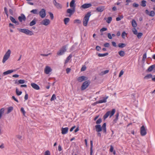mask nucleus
I'll return each mask as SVG.
<instances>
[{"instance_id":"cd10ccee","label":"nucleus","mask_w":155,"mask_h":155,"mask_svg":"<svg viewBox=\"0 0 155 155\" xmlns=\"http://www.w3.org/2000/svg\"><path fill=\"white\" fill-rule=\"evenodd\" d=\"M91 144V148H90V155H92L93 152L92 148H93V141L92 140L90 141Z\"/></svg>"},{"instance_id":"5fc2aeb1","label":"nucleus","mask_w":155,"mask_h":155,"mask_svg":"<svg viewBox=\"0 0 155 155\" xmlns=\"http://www.w3.org/2000/svg\"><path fill=\"white\" fill-rule=\"evenodd\" d=\"M107 73V70H105L104 71H102L100 74V75H103L104 74Z\"/></svg>"},{"instance_id":"7ed1b4c3","label":"nucleus","mask_w":155,"mask_h":155,"mask_svg":"<svg viewBox=\"0 0 155 155\" xmlns=\"http://www.w3.org/2000/svg\"><path fill=\"white\" fill-rule=\"evenodd\" d=\"M11 52L10 50L8 49V50L6 52L4 56L2 61L3 63H5V61L9 58L11 54Z\"/></svg>"},{"instance_id":"473e14b6","label":"nucleus","mask_w":155,"mask_h":155,"mask_svg":"<svg viewBox=\"0 0 155 155\" xmlns=\"http://www.w3.org/2000/svg\"><path fill=\"white\" fill-rule=\"evenodd\" d=\"M36 23L35 18L31 21L29 24V25L31 26H32L35 24Z\"/></svg>"},{"instance_id":"39448f33","label":"nucleus","mask_w":155,"mask_h":155,"mask_svg":"<svg viewBox=\"0 0 155 155\" xmlns=\"http://www.w3.org/2000/svg\"><path fill=\"white\" fill-rule=\"evenodd\" d=\"M53 3L55 7L58 9H61L62 8V5L59 3L57 2L56 0H53Z\"/></svg>"},{"instance_id":"a878e982","label":"nucleus","mask_w":155,"mask_h":155,"mask_svg":"<svg viewBox=\"0 0 155 155\" xmlns=\"http://www.w3.org/2000/svg\"><path fill=\"white\" fill-rule=\"evenodd\" d=\"M155 68V64L152 65L150 66L147 69V70L148 71H151L153 69Z\"/></svg>"},{"instance_id":"ddd939ff","label":"nucleus","mask_w":155,"mask_h":155,"mask_svg":"<svg viewBox=\"0 0 155 155\" xmlns=\"http://www.w3.org/2000/svg\"><path fill=\"white\" fill-rule=\"evenodd\" d=\"M95 127L96 131L97 132H100L103 130L102 127H101V125L99 124L96 125L95 126Z\"/></svg>"},{"instance_id":"3c124183","label":"nucleus","mask_w":155,"mask_h":155,"mask_svg":"<svg viewBox=\"0 0 155 155\" xmlns=\"http://www.w3.org/2000/svg\"><path fill=\"white\" fill-rule=\"evenodd\" d=\"M147 58V53H144L143 56V57L142 59V61H145V59Z\"/></svg>"},{"instance_id":"774afa93","label":"nucleus","mask_w":155,"mask_h":155,"mask_svg":"<svg viewBox=\"0 0 155 155\" xmlns=\"http://www.w3.org/2000/svg\"><path fill=\"white\" fill-rule=\"evenodd\" d=\"M9 12L12 15H13V12L12 9H10L9 10Z\"/></svg>"},{"instance_id":"de8ad7c7","label":"nucleus","mask_w":155,"mask_h":155,"mask_svg":"<svg viewBox=\"0 0 155 155\" xmlns=\"http://www.w3.org/2000/svg\"><path fill=\"white\" fill-rule=\"evenodd\" d=\"M31 85L32 87H39L38 85L33 83H31Z\"/></svg>"},{"instance_id":"f704fd0d","label":"nucleus","mask_w":155,"mask_h":155,"mask_svg":"<svg viewBox=\"0 0 155 155\" xmlns=\"http://www.w3.org/2000/svg\"><path fill=\"white\" fill-rule=\"evenodd\" d=\"M152 75L151 74H148L146 75L144 78L145 79H148L149 78H152Z\"/></svg>"},{"instance_id":"bf43d9fd","label":"nucleus","mask_w":155,"mask_h":155,"mask_svg":"<svg viewBox=\"0 0 155 155\" xmlns=\"http://www.w3.org/2000/svg\"><path fill=\"white\" fill-rule=\"evenodd\" d=\"M133 6L134 7H138L139 6V5L135 3H134L133 4Z\"/></svg>"},{"instance_id":"052dcab7","label":"nucleus","mask_w":155,"mask_h":155,"mask_svg":"<svg viewBox=\"0 0 155 155\" xmlns=\"http://www.w3.org/2000/svg\"><path fill=\"white\" fill-rule=\"evenodd\" d=\"M107 37L109 38L110 39H111L112 38V36L110 34V33H108L107 34Z\"/></svg>"},{"instance_id":"7c9ffc66","label":"nucleus","mask_w":155,"mask_h":155,"mask_svg":"<svg viewBox=\"0 0 155 155\" xmlns=\"http://www.w3.org/2000/svg\"><path fill=\"white\" fill-rule=\"evenodd\" d=\"M64 23L65 25L67 24L70 21V18H66L64 19Z\"/></svg>"},{"instance_id":"dca6fc26","label":"nucleus","mask_w":155,"mask_h":155,"mask_svg":"<svg viewBox=\"0 0 155 155\" xmlns=\"http://www.w3.org/2000/svg\"><path fill=\"white\" fill-rule=\"evenodd\" d=\"M90 83V81L89 80L86 81L83 83L81 87H87Z\"/></svg>"},{"instance_id":"a19ab883","label":"nucleus","mask_w":155,"mask_h":155,"mask_svg":"<svg viewBox=\"0 0 155 155\" xmlns=\"http://www.w3.org/2000/svg\"><path fill=\"white\" fill-rule=\"evenodd\" d=\"M106 30H107V28H101L100 30V31L101 33V35H103V32L104 31H106Z\"/></svg>"},{"instance_id":"e2e57ef3","label":"nucleus","mask_w":155,"mask_h":155,"mask_svg":"<svg viewBox=\"0 0 155 155\" xmlns=\"http://www.w3.org/2000/svg\"><path fill=\"white\" fill-rule=\"evenodd\" d=\"M123 74L124 71L122 70L121 71L119 74V77H120Z\"/></svg>"},{"instance_id":"20e7f679","label":"nucleus","mask_w":155,"mask_h":155,"mask_svg":"<svg viewBox=\"0 0 155 155\" xmlns=\"http://www.w3.org/2000/svg\"><path fill=\"white\" fill-rule=\"evenodd\" d=\"M66 51V47L65 46H63L57 53V54L58 55H61L63 54Z\"/></svg>"},{"instance_id":"9d476101","label":"nucleus","mask_w":155,"mask_h":155,"mask_svg":"<svg viewBox=\"0 0 155 155\" xmlns=\"http://www.w3.org/2000/svg\"><path fill=\"white\" fill-rule=\"evenodd\" d=\"M115 109H112V111H107V117L109 116L110 118L112 116L115 112Z\"/></svg>"},{"instance_id":"f257e3e1","label":"nucleus","mask_w":155,"mask_h":155,"mask_svg":"<svg viewBox=\"0 0 155 155\" xmlns=\"http://www.w3.org/2000/svg\"><path fill=\"white\" fill-rule=\"evenodd\" d=\"M91 15V12H89L87 13L83 20V25L84 26H87L89 21V18Z\"/></svg>"},{"instance_id":"4c0bfd02","label":"nucleus","mask_w":155,"mask_h":155,"mask_svg":"<svg viewBox=\"0 0 155 155\" xmlns=\"http://www.w3.org/2000/svg\"><path fill=\"white\" fill-rule=\"evenodd\" d=\"M16 94L18 96H19L22 94V92L20 91L18 88L16 89Z\"/></svg>"},{"instance_id":"aec40b11","label":"nucleus","mask_w":155,"mask_h":155,"mask_svg":"<svg viewBox=\"0 0 155 155\" xmlns=\"http://www.w3.org/2000/svg\"><path fill=\"white\" fill-rule=\"evenodd\" d=\"M91 4H84L81 6V7L83 8H87L91 7Z\"/></svg>"},{"instance_id":"0e129e2a","label":"nucleus","mask_w":155,"mask_h":155,"mask_svg":"<svg viewBox=\"0 0 155 155\" xmlns=\"http://www.w3.org/2000/svg\"><path fill=\"white\" fill-rule=\"evenodd\" d=\"M96 49L97 51H99L101 49V48L98 46H97L96 47Z\"/></svg>"},{"instance_id":"a18cd8bd","label":"nucleus","mask_w":155,"mask_h":155,"mask_svg":"<svg viewBox=\"0 0 155 155\" xmlns=\"http://www.w3.org/2000/svg\"><path fill=\"white\" fill-rule=\"evenodd\" d=\"M137 35L138 38L140 39L143 35V33H139Z\"/></svg>"},{"instance_id":"13d9d810","label":"nucleus","mask_w":155,"mask_h":155,"mask_svg":"<svg viewBox=\"0 0 155 155\" xmlns=\"http://www.w3.org/2000/svg\"><path fill=\"white\" fill-rule=\"evenodd\" d=\"M45 155H50V151L48 150L46 151L45 152Z\"/></svg>"},{"instance_id":"79ce46f5","label":"nucleus","mask_w":155,"mask_h":155,"mask_svg":"<svg viewBox=\"0 0 155 155\" xmlns=\"http://www.w3.org/2000/svg\"><path fill=\"white\" fill-rule=\"evenodd\" d=\"M112 20V18L111 17H108L107 18V23H110Z\"/></svg>"},{"instance_id":"412c9836","label":"nucleus","mask_w":155,"mask_h":155,"mask_svg":"<svg viewBox=\"0 0 155 155\" xmlns=\"http://www.w3.org/2000/svg\"><path fill=\"white\" fill-rule=\"evenodd\" d=\"M75 1L74 0H72L70 4V6L72 8L75 9Z\"/></svg>"},{"instance_id":"864d4df0","label":"nucleus","mask_w":155,"mask_h":155,"mask_svg":"<svg viewBox=\"0 0 155 155\" xmlns=\"http://www.w3.org/2000/svg\"><path fill=\"white\" fill-rule=\"evenodd\" d=\"M21 111L22 113L24 116H25V111L24 108L22 107L21 109Z\"/></svg>"},{"instance_id":"4be33fe9","label":"nucleus","mask_w":155,"mask_h":155,"mask_svg":"<svg viewBox=\"0 0 155 155\" xmlns=\"http://www.w3.org/2000/svg\"><path fill=\"white\" fill-rule=\"evenodd\" d=\"M25 81L24 80H20L18 81L17 80H16L15 82V84H22L25 83Z\"/></svg>"},{"instance_id":"ea45409f","label":"nucleus","mask_w":155,"mask_h":155,"mask_svg":"<svg viewBox=\"0 0 155 155\" xmlns=\"http://www.w3.org/2000/svg\"><path fill=\"white\" fill-rule=\"evenodd\" d=\"M4 109L3 108H1L0 110V119L1 118L2 116V114L4 112Z\"/></svg>"},{"instance_id":"49530a36","label":"nucleus","mask_w":155,"mask_h":155,"mask_svg":"<svg viewBox=\"0 0 155 155\" xmlns=\"http://www.w3.org/2000/svg\"><path fill=\"white\" fill-rule=\"evenodd\" d=\"M98 55L100 57L105 56L107 55V53L104 54L99 53L98 54Z\"/></svg>"},{"instance_id":"680f3d73","label":"nucleus","mask_w":155,"mask_h":155,"mask_svg":"<svg viewBox=\"0 0 155 155\" xmlns=\"http://www.w3.org/2000/svg\"><path fill=\"white\" fill-rule=\"evenodd\" d=\"M9 27H12V28H15L14 25L13 24H12L11 23H10L9 24Z\"/></svg>"},{"instance_id":"69168bd1","label":"nucleus","mask_w":155,"mask_h":155,"mask_svg":"<svg viewBox=\"0 0 155 155\" xmlns=\"http://www.w3.org/2000/svg\"><path fill=\"white\" fill-rule=\"evenodd\" d=\"M74 23H80L81 21L79 19H76L74 20Z\"/></svg>"},{"instance_id":"6ab92c4d","label":"nucleus","mask_w":155,"mask_h":155,"mask_svg":"<svg viewBox=\"0 0 155 155\" xmlns=\"http://www.w3.org/2000/svg\"><path fill=\"white\" fill-rule=\"evenodd\" d=\"M107 99V97H104V99L98 101H96L94 103L96 104L98 103H102L106 102V99Z\"/></svg>"},{"instance_id":"5701e85b","label":"nucleus","mask_w":155,"mask_h":155,"mask_svg":"<svg viewBox=\"0 0 155 155\" xmlns=\"http://www.w3.org/2000/svg\"><path fill=\"white\" fill-rule=\"evenodd\" d=\"M15 71V70H8L7 71L4 72L3 73V74L4 75H6L8 74H10Z\"/></svg>"},{"instance_id":"c9c22d12","label":"nucleus","mask_w":155,"mask_h":155,"mask_svg":"<svg viewBox=\"0 0 155 155\" xmlns=\"http://www.w3.org/2000/svg\"><path fill=\"white\" fill-rule=\"evenodd\" d=\"M118 54L121 57H123L125 55V52L124 51H120L118 52Z\"/></svg>"},{"instance_id":"c85d7f7f","label":"nucleus","mask_w":155,"mask_h":155,"mask_svg":"<svg viewBox=\"0 0 155 155\" xmlns=\"http://www.w3.org/2000/svg\"><path fill=\"white\" fill-rule=\"evenodd\" d=\"M132 26L134 28H135L137 27V23L134 19L132 20Z\"/></svg>"},{"instance_id":"338daca9","label":"nucleus","mask_w":155,"mask_h":155,"mask_svg":"<svg viewBox=\"0 0 155 155\" xmlns=\"http://www.w3.org/2000/svg\"><path fill=\"white\" fill-rule=\"evenodd\" d=\"M71 70V69L70 68H68L66 69V73L67 74H68Z\"/></svg>"},{"instance_id":"1a4fd4ad","label":"nucleus","mask_w":155,"mask_h":155,"mask_svg":"<svg viewBox=\"0 0 155 155\" xmlns=\"http://www.w3.org/2000/svg\"><path fill=\"white\" fill-rule=\"evenodd\" d=\"M75 12V9L74 8H72V9L70 8L68 9L66 11L67 13L69 14L68 16L71 17L72 15Z\"/></svg>"},{"instance_id":"603ef678","label":"nucleus","mask_w":155,"mask_h":155,"mask_svg":"<svg viewBox=\"0 0 155 155\" xmlns=\"http://www.w3.org/2000/svg\"><path fill=\"white\" fill-rule=\"evenodd\" d=\"M132 31L133 33L135 35H137V31L136 29L135 28L133 29L132 30Z\"/></svg>"},{"instance_id":"58836bf2","label":"nucleus","mask_w":155,"mask_h":155,"mask_svg":"<svg viewBox=\"0 0 155 155\" xmlns=\"http://www.w3.org/2000/svg\"><path fill=\"white\" fill-rule=\"evenodd\" d=\"M38 10L37 9H33L30 11V12L34 14H38Z\"/></svg>"},{"instance_id":"8fccbe9b","label":"nucleus","mask_w":155,"mask_h":155,"mask_svg":"<svg viewBox=\"0 0 155 155\" xmlns=\"http://www.w3.org/2000/svg\"><path fill=\"white\" fill-rule=\"evenodd\" d=\"M86 69V67L85 65L83 66L81 69V71H85Z\"/></svg>"},{"instance_id":"72a5a7b5","label":"nucleus","mask_w":155,"mask_h":155,"mask_svg":"<svg viewBox=\"0 0 155 155\" xmlns=\"http://www.w3.org/2000/svg\"><path fill=\"white\" fill-rule=\"evenodd\" d=\"M72 57L71 54H70L67 57L66 60L65 61V64H66L68 62L69 60Z\"/></svg>"},{"instance_id":"c03bdc74","label":"nucleus","mask_w":155,"mask_h":155,"mask_svg":"<svg viewBox=\"0 0 155 155\" xmlns=\"http://www.w3.org/2000/svg\"><path fill=\"white\" fill-rule=\"evenodd\" d=\"M56 99V96L55 94H53L52 96L51 97V99H50V101H53L55 99Z\"/></svg>"},{"instance_id":"423d86ee","label":"nucleus","mask_w":155,"mask_h":155,"mask_svg":"<svg viewBox=\"0 0 155 155\" xmlns=\"http://www.w3.org/2000/svg\"><path fill=\"white\" fill-rule=\"evenodd\" d=\"M140 133L142 136H144L147 134L146 130L143 125L140 127Z\"/></svg>"},{"instance_id":"6e6d98bb","label":"nucleus","mask_w":155,"mask_h":155,"mask_svg":"<svg viewBox=\"0 0 155 155\" xmlns=\"http://www.w3.org/2000/svg\"><path fill=\"white\" fill-rule=\"evenodd\" d=\"M126 34V32H125V31H124L122 32L121 35H122V37L123 38H125V36Z\"/></svg>"},{"instance_id":"bb28decb","label":"nucleus","mask_w":155,"mask_h":155,"mask_svg":"<svg viewBox=\"0 0 155 155\" xmlns=\"http://www.w3.org/2000/svg\"><path fill=\"white\" fill-rule=\"evenodd\" d=\"M96 10L98 12H101L104 11V8L103 7H98L96 8Z\"/></svg>"},{"instance_id":"c756f323","label":"nucleus","mask_w":155,"mask_h":155,"mask_svg":"<svg viewBox=\"0 0 155 155\" xmlns=\"http://www.w3.org/2000/svg\"><path fill=\"white\" fill-rule=\"evenodd\" d=\"M126 46V44L124 43H120L118 45V46L120 48H122L125 47Z\"/></svg>"},{"instance_id":"b1692460","label":"nucleus","mask_w":155,"mask_h":155,"mask_svg":"<svg viewBox=\"0 0 155 155\" xmlns=\"http://www.w3.org/2000/svg\"><path fill=\"white\" fill-rule=\"evenodd\" d=\"M119 116V113L117 112L115 115V118L114 119L113 121V124H115L116 123L118 119V117Z\"/></svg>"},{"instance_id":"0eeeda50","label":"nucleus","mask_w":155,"mask_h":155,"mask_svg":"<svg viewBox=\"0 0 155 155\" xmlns=\"http://www.w3.org/2000/svg\"><path fill=\"white\" fill-rule=\"evenodd\" d=\"M39 14L40 17L42 18H44L46 16V11L44 9L42 8L39 12Z\"/></svg>"},{"instance_id":"e433bc0d","label":"nucleus","mask_w":155,"mask_h":155,"mask_svg":"<svg viewBox=\"0 0 155 155\" xmlns=\"http://www.w3.org/2000/svg\"><path fill=\"white\" fill-rule=\"evenodd\" d=\"M146 1L145 0H142L141 1V5L143 7H145L146 6Z\"/></svg>"},{"instance_id":"6e6552de","label":"nucleus","mask_w":155,"mask_h":155,"mask_svg":"<svg viewBox=\"0 0 155 155\" xmlns=\"http://www.w3.org/2000/svg\"><path fill=\"white\" fill-rule=\"evenodd\" d=\"M50 21L48 19H45L43 20L40 22V24L41 25H44L45 26H47L50 24Z\"/></svg>"},{"instance_id":"37998d69","label":"nucleus","mask_w":155,"mask_h":155,"mask_svg":"<svg viewBox=\"0 0 155 155\" xmlns=\"http://www.w3.org/2000/svg\"><path fill=\"white\" fill-rule=\"evenodd\" d=\"M102 121V120L101 118H100L98 119L96 121V124H100Z\"/></svg>"},{"instance_id":"2f4dec72","label":"nucleus","mask_w":155,"mask_h":155,"mask_svg":"<svg viewBox=\"0 0 155 155\" xmlns=\"http://www.w3.org/2000/svg\"><path fill=\"white\" fill-rule=\"evenodd\" d=\"M13 108L12 107H10L8 108V111L7 112V114H8L10 112H12V111L13 110Z\"/></svg>"},{"instance_id":"9b49d317","label":"nucleus","mask_w":155,"mask_h":155,"mask_svg":"<svg viewBox=\"0 0 155 155\" xmlns=\"http://www.w3.org/2000/svg\"><path fill=\"white\" fill-rule=\"evenodd\" d=\"M18 19L20 22H22L23 21H25L26 20V18L24 14H21L20 16L18 17Z\"/></svg>"},{"instance_id":"a211bd4d","label":"nucleus","mask_w":155,"mask_h":155,"mask_svg":"<svg viewBox=\"0 0 155 155\" xmlns=\"http://www.w3.org/2000/svg\"><path fill=\"white\" fill-rule=\"evenodd\" d=\"M9 18L12 23H15L16 25H17L19 24L18 22L16 21L15 18H14L13 17L11 16H10Z\"/></svg>"},{"instance_id":"f8f14e48","label":"nucleus","mask_w":155,"mask_h":155,"mask_svg":"<svg viewBox=\"0 0 155 155\" xmlns=\"http://www.w3.org/2000/svg\"><path fill=\"white\" fill-rule=\"evenodd\" d=\"M52 70L49 66H47L45 67V68L44 72L46 74H48L50 72H51Z\"/></svg>"},{"instance_id":"4468645a","label":"nucleus","mask_w":155,"mask_h":155,"mask_svg":"<svg viewBox=\"0 0 155 155\" xmlns=\"http://www.w3.org/2000/svg\"><path fill=\"white\" fill-rule=\"evenodd\" d=\"M146 14L150 16L153 17L154 16L155 13L153 11H151L149 12L147 9L145 10Z\"/></svg>"},{"instance_id":"4d7b16f0","label":"nucleus","mask_w":155,"mask_h":155,"mask_svg":"<svg viewBox=\"0 0 155 155\" xmlns=\"http://www.w3.org/2000/svg\"><path fill=\"white\" fill-rule=\"evenodd\" d=\"M49 13L51 19H53L54 18V16L53 14L50 12H49Z\"/></svg>"},{"instance_id":"393cba45","label":"nucleus","mask_w":155,"mask_h":155,"mask_svg":"<svg viewBox=\"0 0 155 155\" xmlns=\"http://www.w3.org/2000/svg\"><path fill=\"white\" fill-rule=\"evenodd\" d=\"M106 123H104L101 127L103 129V131L104 133H106Z\"/></svg>"},{"instance_id":"f3484780","label":"nucleus","mask_w":155,"mask_h":155,"mask_svg":"<svg viewBox=\"0 0 155 155\" xmlns=\"http://www.w3.org/2000/svg\"><path fill=\"white\" fill-rule=\"evenodd\" d=\"M68 130V128L67 127L65 128H62L61 129V133L62 134H66Z\"/></svg>"},{"instance_id":"2eb2a0df","label":"nucleus","mask_w":155,"mask_h":155,"mask_svg":"<svg viewBox=\"0 0 155 155\" xmlns=\"http://www.w3.org/2000/svg\"><path fill=\"white\" fill-rule=\"evenodd\" d=\"M88 79L87 77L83 76L79 77L77 80L79 82H82L84 81L87 80Z\"/></svg>"},{"instance_id":"f03ea898","label":"nucleus","mask_w":155,"mask_h":155,"mask_svg":"<svg viewBox=\"0 0 155 155\" xmlns=\"http://www.w3.org/2000/svg\"><path fill=\"white\" fill-rule=\"evenodd\" d=\"M18 30L19 31L24 33L28 35H32L34 34L31 31L28 29L18 28Z\"/></svg>"},{"instance_id":"09e8293b","label":"nucleus","mask_w":155,"mask_h":155,"mask_svg":"<svg viewBox=\"0 0 155 155\" xmlns=\"http://www.w3.org/2000/svg\"><path fill=\"white\" fill-rule=\"evenodd\" d=\"M123 18V15L120 16V17H117L116 18V20L117 21H118L121 20V19H122Z\"/></svg>"}]
</instances>
